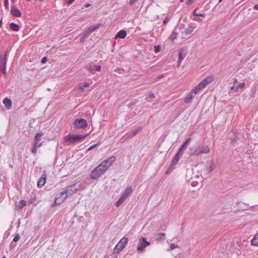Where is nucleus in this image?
<instances>
[{"label":"nucleus","mask_w":258,"mask_h":258,"mask_svg":"<svg viewBox=\"0 0 258 258\" xmlns=\"http://www.w3.org/2000/svg\"><path fill=\"white\" fill-rule=\"evenodd\" d=\"M87 136L82 135L69 134L66 136V144L75 145L82 141Z\"/></svg>","instance_id":"f257e3e1"},{"label":"nucleus","mask_w":258,"mask_h":258,"mask_svg":"<svg viewBox=\"0 0 258 258\" xmlns=\"http://www.w3.org/2000/svg\"><path fill=\"white\" fill-rule=\"evenodd\" d=\"M128 241L127 238L125 237H122L118 243L116 245L113 252L114 253H119L121 251L125 246Z\"/></svg>","instance_id":"f03ea898"},{"label":"nucleus","mask_w":258,"mask_h":258,"mask_svg":"<svg viewBox=\"0 0 258 258\" xmlns=\"http://www.w3.org/2000/svg\"><path fill=\"white\" fill-rule=\"evenodd\" d=\"M106 170L104 168H101L100 166L98 165L94 170L91 172L90 177L93 179H97L104 173Z\"/></svg>","instance_id":"7ed1b4c3"},{"label":"nucleus","mask_w":258,"mask_h":258,"mask_svg":"<svg viewBox=\"0 0 258 258\" xmlns=\"http://www.w3.org/2000/svg\"><path fill=\"white\" fill-rule=\"evenodd\" d=\"M150 242L147 240V238L144 237H141L139 240L138 246L137 249L139 252H143L145 250L146 247L149 245Z\"/></svg>","instance_id":"20e7f679"},{"label":"nucleus","mask_w":258,"mask_h":258,"mask_svg":"<svg viewBox=\"0 0 258 258\" xmlns=\"http://www.w3.org/2000/svg\"><path fill=\"white\" fill-rule=\"evenodd\" d=\"M7 56V52H5L3 55H0V72H2L4 74H6Z\"/></svg>","instance_id":"39448f33"},{"label":"nucleus","mask_w":258,"mask_h":258,"mask_svg":"<svg viewBox=\"0 0 258 258\" xmlns=\"http://www.w3.org/2000/svg\"><path fill=\"white\" fill-rule=\"evenodd\" d=\"M81 189H83V187L81 188L80 184L78 183H75L68 186L67 188L66 189V199L68 196L71 195L73 192Z\"/></svg>","instance_id":"423d86ee"},{"label":"nucleus","mask_w":258,"mask_h":258,"mask_svg":"<svg viewBox=\"0 0 258 258\" xmlns=\"http://www.w3.org/2000/svg\"><path fill=\"white\" fill-rule=\"evenodd\" d=\"M115 158L114 156H111L107 159L101 162L99 166L104 168L105 170H107L112 164L115 161Z\"/></svg>","instance_id":"0eeeda50"},{"label":"nucleus","mask_w":258,"mask_h":258,"mask_svg":"<svg viewBox=\"0 0 258 258\" xmlns=\"http://www.w3.org/2000/svg\"><path fill=\"white\" fill-rule=\"evenodd\" d=\"M74 123L77 128H84L87 126L86 120L84 118L77 119L75 121Z\"/></svg>","instance_id":"6e6552de"},{"label":"nucleus","mask_w":258,"mask_h":258,"mask_svg":"<svg viewBox=\"0 0 258 258\" xmlns=\"http://www.w3.org/2000/svg\"><path fill=\"white\" fill-rule=\"evenodd\" d=\"M197 91H195V90L192 89L191 91L184 98V102L186 103H190L194 96L197 94Z\"/></svg>","instance_id":"1a4fd4ad"},{"label":"nucleus","mask_w":258,"mask_h":258,"mask_svg":"<svg viewBox=\"0 0 258 258\" xmlns=\"http://www.w3.org/2000/svg\"><path fill=\"white\" fill-rule=\"evenodd\" d=\"M187 53L185 50L183 48H181L178 52V66H179L184 59V58L186 56Z\"/></svg>","instance_id":"9d476101"},{"label":"nucleus","mask_w":258,"mask_h":258,"mask_svg":"<svg viewBox=\"0 0 258 258\" xmlns=\"http://www.w3.org/2000/svg\"><path fill=\"white\" fill-rule=\"evenodd\" d=\"M11 14L15 17H20L22 15L20 11L15 6H12Z\"/></svg>","instance_id":"9b49d317"},{"label":"nucleus","mask_w":258,"mask_h":258,"mask_svg":"<svg viewBox=\"0 0 258 258\" xmlns=\"http://www.w3.org/2000/svg\"><path fill=\"white\" fill-rule=\"evenodd\" d=\"M46 174H42L37 182V186L38 187L41 188L45 184L46 182Z\"/></svg>","instance_id":"f8f14e48"},{"label":"nucleus","mask_w":258,"mask_h":258,"mask_svg":"<svg viewBox=\"0 0 258 258\" xmlns=\"http://www.w3.org/2000/svg\"><path fill=\"white\" fill-rule=\"evenodd\" d=\"M62 149L61 147H58L56 150L57 152V157L56 158V162H58L59 161L61 160L63 157V154L62 153Z\"/></svg>","instance_id":"ddd939ff"},{"label":"nucleus","mask_w":258,"mask_h":258,"mask_svg":"<svg viewBox=\"0 0 258 258\" xmlns=\"http://www.w3.org/2000/svg\"><path fill=\"white\" fill-rule=\"evenodd\" d=\"M133 192V189L131 186L127 187L123 194L121 195L125 199Z\"/></svg>","instance_id":"4468645a"},{"label":"nucleus","mask_w":258,"mask_h":258,"mask_svg":"<svg viewBox=\"0 0 258 258\" xmlns=\"http://www.w3.org/2000/svg\"><path fill=\"white\" fill-rule=\"evenodd\" d=\"M64 191H61L60 193V194L61 195V197L56 198L54 202V205H58L63 202V201H64V198L62 196L64 194Z\"/></svg>","instance_id":"2eb2a0df"},{"label":"nucleus","mask_w":258,"mask_h":258,"mask_svg":"<svg viewBox=\"0 0 258 258\" xmlns=\"http://www.w3.org/2000/svg\"><path fill=\"white\" fill-rule=\"evenodd\" d=\"M101 69V66H96V65H94L93 66H90L88 68V70L91 73H94V72L95 71H100Z\"/></svg>","instance_id":"dca6fc26"},{"label":"nucleus","mask_w":258,"mask_h":258,"mask_svg":"<svg viewBox=\"0 0 258 258\" xmlns=\"http://www.w3.org/2000/svg\"><path fill=\"white\" fill-rule=\"evenodd\" d=\"M214 80V77L213 76H210L205 78L202 82L203 84L206 86L208 84L211 83Z\"/></svg>","instance_id":"f3484780"},{"label":"nucleus","mask_w":258,"mask_h":258,"mask_svg":"<svg viewBox=\"0 0 258 258\" xmlns=\"http://www.w3.org/2000/svg\"><path fill=\"white\" fill-rule=\"evenodd\" d=\"M126 31L125 30H121L116 34V35L115 36V38H124L126 37Z\"/></svg>","instance_id":"a211bd4d"},{"label":"nucleus","mask_w":258,"mask_h":258,"mask_svg":"<svg viewBox=\"0 0 258 258\" xmlns=\"http://www.w3.org/2000/svg\"><path fill=\"white\" fill-rule=\"evenodd\" d=\"M239 134L237 132L233 133L232 136L230 137V139L232 143L234 144L236 143V142L239 140Z\"/></svg>","instance_id":"6ab92c4d"},{"label":"nucleus","mask_w":258,"mask_h":258,"mask_svg":"<svg viewBox=\"0 0 258 258\" xmlns=\"http://www.w3.org/2000/svg\"><path fill=\"white\" fill-rule=\"evenodd\" d=\"M3 103L5 104L6 107L9 109L12 106V101L11 99L7 97L5 98L3 101Z\"/></svg>","instance_id":"aec40b11"},{"label":"nucleus","mask_w":258,"mask_h":258,"mask_svg":"<svg viewBox=\"0 0 258 258\" xmlns=\"http://www.w3.org/2000/svg\"><path fill=\"white\" fill-rule=\"evenodd\" d=\"M206 86L203 84L202 82H201L198 85H197L193 90H195V91H197V93H198L200 90L203 89Z\"/></svg>","instance_id":"412c9836"},{"label":"nucleus","mask_w":258,"mask_h":258,"mask_svg":"<svg viewBox=\"0 0 258 258\" xmlns=\"http://www.w3.org/2000/svg\"><path fill=\"white\" fill-rule=\"evenodd\" d=\"M10 27L11 30L14 31H18L20 30V26L15 23H11Z\"/></svg>","instance_id":"4be33fe9"},{"label":"nucleus","mask_w":258,"mask_h":258,"mask_svg":"<svg viewBox=\"0 0 258 258\" xmlns=\"http://www.w3.org/2000/svg\"><path fill=\"white\" fill-rule=\"evenodd\" d=\"M216 168V164L213 161H212L210 166L207 167V170L208 173H211Z\"/></svg>","instance_id":"5701e85b"},{"label":"nucleus","mask_w":258,"mask_h":258,"mask_svg":"<svg viewBox=\"0 0 258 258\" xmlns=\"http://www.w3.org/2000/svg\"><path fill=\"white\" fill-rule=\"evenodd\" d=\"M100 25L101 24H98L96 25H92V26H90L87 29L90 32V33L91 34V33H92L94 31H95L97 29L99 28Z\"/></svg>","instance_id":"b1692460"},{"label":"nucleus","mask_w":258,"mask_h":258,"mask_svg":"<svg viewBox=\"0 0 258 258\" xmlns=\"http://www.w3.org/2000/svg\"><path fill=\"white\" fill-rule=\"evenodd\" d=\"M43 135V134L42 133H37L34 138V143H36V144H37Z\"/></svg>","instance_id":"393cba45"},{"label":"nucleus","mask_w":258,"mask_h":258,"mask_svg":"<svg viewBox=\"0 0 258 258\" xmlns=\"http://www.w3.org/2000/svg\"><path fill=\"white\" fill-rule=\"evenodd\" d=\"M251 244L258 246V232L254 235V237L251 240Z\"/></svg>","instance_id":"a878e982"},{"label":"nucleus","mask_w":258,"mask_h":258,"mask_svg":"<svg viewBox=\"0 0 258 258\" xmlns=\"http://www.w3.org/2000/svg\"><path fill=\"white\" fill-rule=\"evenodd\" d=\"M180 157L181 156H180L179 155H177V154L176 153L173 159L172 160V162H171L172 165H175L177 164V163L178 162Z\"/></svg>","instance_id":"bb28decb"},{"label":"nucleus","mask_w":258,"mask_h":258,"mask_svg":"<svg viewBox=\"0 0 258 258\" xmlns=\"http://www.w3.org/2000/svg\"><path fill=\"white\" fill-rule=\"evenodd\" d=\"M195 28L191 26H189L188 28H186L184 30V34L185 35H189L193 32Z\"/></svg>","instance_id":"cd10ccee"},{"label":"nucleus","mask_w":258,"mask_h":258,"mask_svg":"<svg viewBox=\"0 0 258 258\" xmlns=\"http://www.w3.org/2000/svg\"><path fill=\"white\" fill-rule=\"evenodd\" d=\"M165 234L164 233H159L157 234L156 240L161 241L165 239Z\"/></svg>","instance_id":"c85d7f7f"},{"label":"nucleus","mask_w":258,"mask_h":258,"mask_svg":"<svg viewBox=\"0 0 258 258\" xmlns=\"http://www.w3.org/2000/svg\"><path fill=\"white\" fill-rule=\"evenodd\" d=\"M126 199L124 198L123 197L121 196L120 198L117 200V201L115 203V205L116 207H119L120 206L125 200Z\"/></svg>","instance_id":"c756f323"},{"label":"nucleus","mask_w":258,"mask_h":258,"mask_svg":"<svg viewBox=\"0 0 258 258\" xmlns=\"http://www.w3.org/2000/svg\"><path fill=\"white\" fill-rule=\"evenodd\" d=\"M126 199L124 198L123 197L121 196L120 198L117 200V201L115 203V205L116 207H119L120 206L125 200Z\"/></svg>","instance_id":"7c9ffc66"},{"label":"nucleus","mask_w":258,"mask_h":258,"mask_svg":"<svg viewBox=\"0 0 258 258\" xmlns=\"http://www.w3.org/2000/svg\"><path fill=\"white\" fill-rule=\"evenodd\" d=\"M26 205V201L25 200H21L17 205V207L19 208V209H22L23 207H24Z\"/></svg>","instance_id":"2f4dec72"},{"label":"nucleus","mask_w":258,"mask_h":258,"mask_svg":"<svg viewBox=\"0 0 258 258\" xmlns=\"http://www.w3.org/2000/svg\"><path fill=\"white\" fill-rule=\"evenodd\" d=\"M210 151V148L208 146H205L202 148L201 150V154H207Z\"/></svg>","instance_id":"473e14b6"},{"label":"nucleus","mask_w":258,"mask_h":258,"mask_svg":"<svg viewBox=\"0 0 258 258\" xmlns=\"http://www.w3.org/2000/svg\"><path fill=\"white\" fill-rule=\"evenodd\" d=\"M142 130L141 127H139L137 128V130L133 131L132 135H130L128 136L130 138H132V137L135 136L137 135Z\"/></svg>","instance_id":"72a5a7b5"},{"label":"nucleus","mask_w":258,"mask_h":258,"mask_svg":"<svg viewBox=\"0 0 258 258\" xmlns=\"http://www.w3.org/2000/svg\"><path fill=\"white\" fill-rule=\"evenodd\" d=\"M190 151H192V149H190ZM194 152L190 153L191 155H199L201 154V150L198 149H194L193 150Z\"/></svg>","instance_id":"f704fd0d"},{"label":"nucleus","mask_w":258,"mask_h":258,"mask_svg":"<svg viewBox=\"0 0 258 258\" xmlns=\"http://www.w3.org/2000/svg\"><path fill=\"white\" fill-rule=\"evenodd\" d=\"M89 86V83L88 82H85L83 84H81L80 85V89L81 90H84L86 87H88Z\"/></svg>","instance_id":"c9c22d12"},{"label":"nucleus","mask_w":258,"mask_h":258,"mask_svg":"<svg viewBox=\"0 0 258 258\" xmlns=\"http://www.w3.org/2000/svg\"><path fill=\"white\" fill-rule=\"evenodd\" d=\"M37 144L36 143H34L33 148L31 149L32 153L35 155L37 153Z\"/></svg>","instance_id":"e433bc0d"},{"label":"nucleus","mask_w":258,"mask_h":258,"mask_svg":"<svg viewBox=\"0 0 258 258\" xmlns=\"http://www.w3.org/2000/svg\"><path fill=\"white\" fill-rule=\"evenodd\" d=\"M197 9H196L194 12H193V15L196 17H205V14H199L197 13Z\"/></svg>","instance_id":"4c0bfd02"},{"label":"nucleus","mask_w":258,"mask_h":258,"mask_svg":"<svg viewBox=\"0 0 258 258\" xmlns=\"http://www.w3.org/2000/svg\"><path fill=\"white\" fill-rule=\"evenodd\" d=\"M174 166L175 165H172V164L171 163L170 166L168 167L167 171H166L165 173L166 175L169 174L173 170Z\"/></svg>","instance_id":"58836bf2"},{"label":"nucleus","mask_w":258,"mask_h":258,"mask_svg":"<svg viewBox=\"0 0 258 258\" xmlns=\"http://www.w3.org/2000/svg\"><path fill=\"white\" fill-rule=\"evenodd\" d=\"M177 34L178 33L176 31V29H175L172 32V35H174V37H172V36H170V38L172 39V40H174V39L176 38V35H177Z\"/></svg>","instance_id":"ea45409f"},{"label":"nucleus","mask_w":258,"mask_h":258,"mask_svg":"<svg viewBox=\"0 0 258 258\" xmlns=\"http://www.w3.org/2000/svg\"><path fill=\"white\" fill-rule=\"evenodd\" d=\"M245 85L244 83H241L238 84L236 87V91H237L239 88L242 89Z\"/></svg>","instance_id":"a19ab883"},{"label":"nucleus","mask_w":258,"mask_h":258,"mask_svg":"<svg viewBox=\"0 0 258 258\" xmlns=\"http://www.w3.org/2000/svg\"><path fill=\"white\" fill-rule=\"evenodd\" d=\"M191 141V138H188L183 143V145H184L185 147H187L188 145L190 143Z\"/></svg>","instance_id":"79ce46f5"},{"label":"nucleus","mask_w":258,"mask_h":258,"mask_svg":"<svg viewBox=\"0 0 258 258\" xmlns=\"http://www.w3.org/2000/svg\"><path fill=\"white\" fill-rule=\"evenodd\" d=\"M161 46L160 45L154 46V51L155 52H158L160 51Z\"/></svg>","instance_id":"37998d69"},{"label":"nucleus","mask_w":258,"mask_h":258,"mask_svg":"<svg viewBox=\"0 0 258 258\" xmlns=\"http://www.w3.org/2000/svg\"><path fill=\"white\" fill-rule=\"evenodd\" d=\"M87 38V37H85V35L82 34L80 36V40L81 43H83L85 41V39Z\"/></svg>","instance_id":"c03bdc74"},{"label":"nucleus","mask_w":258,"mask_h":258,"mask_svg":"<svg viewBox=\"0 0 258 258\" xmlns=\"http://www.w3.org/2000/svg\"><path fill=\"white\" fill-rule=\"evenodd\" d=\"M82 34L85 35V37H87L91 34L87 29L85 30Z\"/></svg>","instance_id":"a18cd8bd"},{"label":"nucleus","mask_w":258,"mask_h":258,"mask_svg":"<svg viewBox=\"0 0 258 258\" xmlns=\"http://www.w3.org/2000/svg\"><path fill=\"white\" fill-rule=\"evenodd\" d=\"M178 247V245L175 243H172L170 245V249H174Z\"/></svg>","instance_id":"49530a36"},{"label":"nucleus","mask_w":258,"mask_h":258,"mask_svg":"<svg viewBox=\"0 0 258 258\" xmlns=\"http://www.w3.org/2000/svg\"><path fill=\"white\" fill-rule=\"evenodd\" d=\"M4 5H5V8L8 10L9 9V0H5V2H4Z\"/></svg>","instance_id":"de8ad7c7"},{"label":"nucleus","mask_w":258,"mask_h":258,"mask_svg":"<svg viewBox=\"0 0 258 258\" xmlns=\"http://www.w3.org/2000/svg\"><path fill=\"white\" fill-rule=\"evenodd\" d=\"M183 152L184 151L182 149L179 148L178 151L177 152L176 154H177V155H179L180 156H181L183 153Z\"/></svg>","instance_id":"09e8293b"},{"label":"nucleus","mask_w":258,"mask_h":258,"mask_svg":"<svg viewBox=\"0 0 258 258\" xmlns=\"http://www.w3.org/2000/svg\"><path fill=\"white\" fill-rule=\"evenodd\" d=\"M20 236L19 234H17L14 238L13 240L15 242L18 241L20 239Z\"/></svg>","instance_id":"8fccbe9b"},{"label":"nucleus","mask_w":258,"mask_h":258,"mask_svg":"<svg viewBox=\"0 0 258 258\" xmlns=\"http://www.w3.org/2000/svg\"><path fill=\"white\" fill-rule=\"evenodd\" d=\"M155 97V96L153 93L150 92L148 95L149 98H153Z\"/></svg>","instance_id":"3c124183"},{"label":"nucleus","mask_w":258,"mask_h":258,"mask_svg":"<svg viewBox=\"0 0 258 258\" xmlns=\"http://www.w3.org/2000/svg\"><path fill=\"white\" fill-rule=\"evenodd\" d=\"M75 0H66V3L68 5H71L72 4Z\"/></svg>","instance_id":"603ef678"},{"label":"nucleus","mask_w":258,"mask_h":258,"mask_svg":"<svg viewBox=\"0 0 258 258\" xmlns=\"http://www.w3.org/2000/svg\"><path fill=\"white\" fill-rule=\"evenodd\" d=\"M47 60V57H44L42 59L41 62L43 63H45V62H46Z\"/></svg>","instance_id":"864d4df0"},{"label":"nucleus","mask_w":258,"mask_h":258,"mask_svg":"<svg viewBox=\"0 0 258 258\" xmlns=\"http://www.w3.org/2000/svg\"><path fill=\"white\" fill-rule=\"evenodd\" d=\"M164 77L163 74L160 75L156 78V81H158Z\"/></svg>","instance_id":"5fc2aeb1"},{"label":"nucleus","mask_w":258,"mask_h":258,"mask_svg":"<svg viewBox=\"0 0 258 258\" xmlns=\"http://www.w3.org/2000/svg\"><path fill=\"white\" fill-rule=\"evenodd\" d=\"M169 21V19L168 18H165L163 20V24H166Z\"/></svg>","instance_id":"6e6d98bb"},{"label":"nucleus","mask_w":258,"mask_h":258,"mask_svg":"<svg viewBox=\"0 0 258 258\" xmlns=\"http://www.w3.org/2000/svg\"><path fill=\"white\" fill-rule=\"evenodd\" d=\"M97 146V144H95V145H92V146H91V147H90L88 148V151H90V150H92V149H94V148L95 147H96Z\"/></svg>","instance_id":"4d7b16f0"},{"label":"nucleus","mask_w":258,"mask_h":258,"mask_svg":"<svg viewBox=\"0 0 258 258\" xmlns=\"http://www.w3.org/2000/svg\"><path fill=\"white\" fill-rule=\"evenodd\" d=\"M192 20L194 21H199V22H201L202 21V19H200V18H194L192 19Z\"/></svg>","instance_id":"13d9d810"},{"label":"nucleus","mask_w":258,"mask_h":258,"mask_svg":"<svg viewBox=\"0 0 258 258\" xmlns=\"http://www.w3.org/2000/svg\"><path fill=\"white\" fill-rule=\"evenodd\" d=\"M114 71L118 72L119 73H121L122 71H123V70L122 69L118 68L116 70H115Z\"/></svg>","instance_id":"bf43d9fd"},{"label":"nucleus","mask_w":258,"mask_h":258,"mask_svg":"<svg viewBox=\"0 0 258 258\" xmlns=\"http://www.w3.org/2000/svg\"><path fill=\"white\" fill-rule=\"evenodd\" d=\"M138 0H131L130 2V4L132 5L134 4Z\"/></svg>","instance_id":"052dcab7"},{"label":"nucleus","mask_w":258,"mask_h":258,"mask_svg":"<svg viewBox=\"0 0 258 258\" xmlns=\"http://www.w3.org/2000/svg\"><path fill=\"white\" fill-rule=\"evenodd\" d=\"M194 0H187L186 3L187 5H190L191 3L193 2Z\"/></svg>","instance_id":"680f3d73"},{"label":"nucleus","mask_w":258,"mask_h":258,"mask_svg":"<svg viewBox=\"0 0 258 258\" xmlns=\"http://www.w3.org/2000/svg\"><path fill=\"white\" fill-rule=\"evenodd\" d=\"M186 148V147L183 145H182L180 147V148L182 149L183 151L185 150Z\"/></svg>","instance_id":"e2e57ef3"},{"label":"nucleus","mask_w":258,"mask_h":258,"mask_svg":"<svg viewBox=\"0 0 258 258\" xmlns=\"http://www.w3.org/2000/svg\"><path fill=\"white\" fill-rule=\"evenodd\" d=\"M91 6V4H89V3H87V4H86L85 5V7H86V8H88V7H89V6Z\"/></svg>","instance_id":"0e129e2a"},{"label":"nucleus","mask_w":258,"mask_h":258,"mask_svg":"<svg viewBox=\"0 0 258 258\" xmlns=\"http://www.w3.org/2000/svg\"><path fill=\"white\" fill-rule=\"evenodd\" d=\"M254 8L255 9V10H258V4L255 5L254 6Z\"/></svg>","instance_id":"69168bd1"},{"label":"nucleus","mask_w":258,"mask_h":258,"mask_svg":"<svg viewBox=\"0 0 258 258\" xmlns=\"http://www.w3.org/2000/svg\"><path fill=\"white\" fill-rule=\"evenodd\" d=\"M238 83V81L237 79H235L234 81V85H236Z\"/></svg>","instance_id":"338daca9"},{"label":"nucleus","mask_w":258,"mask_h":258,"mask_svg":"<svg viewBox=\"0 0 258 258\" xmlns=\"http://www.w3.org/2000/svg\"><path fill=\"white\" fill-rule=\"evenodd\" d=\"M42 145V143H41L39 144H37V148L41 147Z\"/></svg>","instance_id":"774afa93"}]
</instances>
